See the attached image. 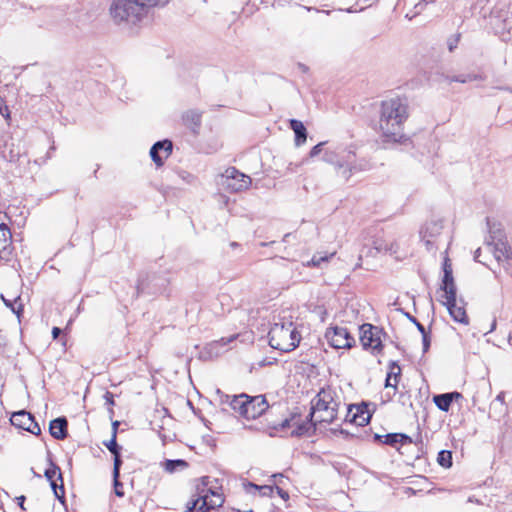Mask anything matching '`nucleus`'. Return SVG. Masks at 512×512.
Listing matches in <instances>:
<instances>
[{
    "instance_id": "obj_32",
    "label": "nucleus",
    "mask_w": 512,
    "mask_h": 512,
    "mask_svg": "<svg viewBox=\"0 0 512 512\" xmlns=\"http://www.w3.org/2000/svg\"><path fill=\"white\" fill-rule=\"evenodd\" d=\"M476 79H477V76L472 75V74H466V75L463 74V75H458V76L447 77V80L449 82H459V83H467V82H471Z\"/></svg>"
},
{
    "instance_id": "obj_52",
    "label": "nucleus",
    "mask_w": 512,
    "mask_h": 512,
    "mask_svg": "<svg viewBox=\"0 0 512 512\" xmlns=\"http://www.w3.org/2000/svg\"><path fill=\"white\" fill-rule=\"evenodd\" d=\"M277 490H278L279 495H280L282 498H284V499L288 498V493H287V492L283 491L282 489H280V488H278V487H277Z\"/></svg>"
},
{
    "instance_id": "obj_5",
    "label": "nucleus",
    "mask_w": 512,
    "mask_h": 512,
    "mask_svg": "<svg viewBox=\"0 0 512 512\" xmlns=\"http://www.w3.org/2000/svg\"><path fill=\"white\" fill-rule=\"evenodd\" d=\"M380 333L381 330L378 327L368 323L359 327V338L363 348L375 356L381 355L383 350Z\"/></svg>"
},
{
    "instance_id": "obj_49",
    "label": "nucleus",
    "mask_w": 512,
    "mask_h": 512,
    "mask_svg": "<svg viewBox=\"0 0 512 512\" xmlns=\"http://www.w3.org/2000/svg\"><path fill=\"white\" fill-rule=\"evenodd\" d=\"M119 422L114 421L112 423V434L115 432V437H117V430H118Z\"/></svg>"
},
{
    "instance_id": "obj_51",
    "label": "nucleus",
    "mask_w": 512,
    "mask_h": 512,
    "mask_svg": "<svg viewBox=\"0 0 512 512\" xmlns=\"http://www.w3.org/2000/svg\"><path fill=\"white\" fill-rule=\"evenodd\" d=\"M449 395H452V401L462 398V395L458 392H452V393H449Z\"/></svg>"
},
{
    "instance_id": "obj_16",
    "label": "nucleus",
    "mask_w": 512,
    "mask_h": 512,
    "mask_svg": "<svg viewBox=\"0 0 512 512\" xmlns=\"http://www.w3.org/2000/svg\"><path fill=\"white\" fill-rule=\"evenodd\" d=\"M208 492L211 494V496L204 494L199 495L198 497V499H200V509L205 510V512L209 511L210 509L219 508L224 503V498L221 494L215 492L211 488L208 489Z\"/></svg>"
},
{
    "instance_id": "obj_22",
    "label": "nucleus",
    "mask_w": 512,
    "mask_h": 512,
    "mask_svg": "<svg viewBox=\"0 0 512 512\" xmlns=\"http://www.w3.org/2000/svg\"><path fill=\"white\" fill-rule=\"evenodd\" d=\"M113 456H114V468H113L114 490H115V494L118 497H123L124 491L118 490V486H123V484L118 480L119 475H120V468L122 465L121 455H120V453H118Z\"/></svg>"
},
{
    "instance_id": "obj_19",
    "label": "nucleus",
    "mask_w": 512,
    "mask_h": 512,
    "mask_svg": "<svg viewBox=\"0 0 512 512\" xmlns=\"http://www.w3.org/2000/svg\"><path fill=\"white\" fill-rule=\"evenodd\" d=\"M289 126L293 130L295 134V145L297 147L303 145L307 140V130L304 124L296 119H291L289 121Z\"/></svg>"
},
{
    "instance_id": "obj_24",
    "label": "nucleus",
    "mask_w": 512,
    "mask_h": 512,
    "mask_svg": "<svg viewBox=\"0 0 512 512\" xmlns=\"http://www.w3.org/2000/svg\"><path fill=\"white\" fill-rule=\"evenodd\" d=\"M202 113L198 110H189L183 115V121L192 129L198 128L201 124Z\"/></svg>"
},
{
    "instance_id": "obj_34",
    "label": "nucleus",
    "mask_w": 512,
    "mask_h": 512,
    "mask_svg": "<svg viewBox=\"0 0 512 512\" xmlns=\"http://www.w3.org/2000/svg\"><path fill=\"white\" fill-rule=\"evenodd\" d=\"M328 256H317L314 255L310 261L307 262V266L319 267L322 262H326L328 260Z\"/></svg>"
},
{
    "instance_id": "obj_42",
    "label": "nucleus",
    "mask_w": 512,
    "mask_h": 512,
    "mask_svg": "<svg viewBox=\"0 0 512 512\" xmlns=\"http://www.w3.org/2000/svg\"><path fill=\"white\" fill-rule=\"evenodd\" d=\"M453 281H454V279H453L452 271L449 272V270L448 271L446 270L444 272L442 283L453 282Z\"/></svg>"
},
{
    "instance_id": "obj_35",
    "label": "nucleus",
    "mask_w": 512,
    "mask_h": 512,
    "mask_svg": "<svg viewBox=\"0 0 512 512\" xmlns=\"http://www.w3.org/2000/svg\"><path fill=\"white\" fill-rule=\"evenodd\" d=\"M200 499L192 500L188 506L185 512H205V510L200 509Z\"/></svg>"
},
{
    "instance_id": "obj_14",
    "label": "nucleus",
    "mask_w": 512,
    "mask_h": 512,
    "mask_svg": "<svg viewBox=\"0 0 512 512\" xmlns=\"http://www.w3.org/2000/svg\"><path fill=\"white\" fill-rule=\"evenodd\" d=\"M172 142L170 140H162L156 142L150 149V156L153 162L158 166H162L164 163V159L168 158V156L172 152Z\"/></svg>"
},
{
    "instance_id": "obj_40",
    "label": "nucleus",
    "mask_w": 512,
    "mask_h": 512,
    "mask_svg": "<svg viewBox=\"0 0 512 512\" xmlns=\"http://www.w3.org/2000/svg\"><path fill=\"white\" fill-rule=\"evenodd\" d=\"M218 393L220 394V403L227 404L228 406H230L231 400L233 399V395L221 393L219 390H218Z\"/></svg>"
},
{
    "instance_id": "obj_45",
    "label": "nucleus",
    "mask_w": 512,
    "mask_h": 512,
    "mask_svg": "<svg viewBox=\"0 0 512 512\" xmlns=\"http://www.w3.org/2000/svg\"><path fill=\"white\" fill-rule=\"evenodd\" d=\"M446 270L447 271L449 270V272L452 271V265L448 258H445L444 263H443V272H445Z\"/></svg>"
},
{
    "instance_id": "obj_41",
    "label": "nucleus",
    "mask_w": 512,
    "mask_h": 512,
    "mask_svg": "<svg viewBox=\"0 0 512 512\" xmlns=\"http://www.w3.org/2000/svg\"><path fill=\"white\" fill-rule=\"evenodd\" d=\"M1 298H2V300L4 301L5 305H6L7 307H10L14 313L19 314L20 310H22V309H21V305L19 306V308H18V309H16V308L13 306V304H12L9 300H6V299L4 298V296H3V295H1Z\"/></svg>"
},
{
    "instance_id": "obj_21",
    "label": "nucleus",
    "mask_w": 512,
    "mask_h": 512,
    "mask_svg": "<svg viewBox=\"0 0 512 512\" xmlns=\"http://www.w3.org/2000/svg\"><path fill=\"white\" fill-rule=\"evenodd\" d=\"M397 444H401V446L411 445L412 440L408 435L403 433L386 434V445L396 447L399 450Z\"/></svg>"
},
{
    "instance_id": "obj_13",
    "label": "nucleus",
    "mask_w": 512,
    "mask_h": 512,
    "mask_svg": "<svg viewBox=\"0 0 512 512\" xmlns=\"http://www.w3.org/2000/svg\"><path fill=\"white\" fill-rule=\"evenodd\" d=\"M45 477L50 481V485L54 492L55 497L61 503H64L65 491H64L63 478H62V473H61L60 468L56 465H52L50 468L46 469Z\"/></svg>"
},
{
    "instance_id": "obj_6",
    "label": "nucleus",
    "mask_w": 512,
    "mask_h": 512,
    "mask_svg": "<svg viewBox=\"0 0 512 512\" xmlns=\"http://www.w3.org/2000/svg\"><path fill=\"white\" fill-rule=\"evenodd\" d=\"M441 219H430L420 229V238L427 251L432 252L438 248V241L443 230Z\"/></svg>"
},
{
    "instance_id": "obj_54",
    "label": "nucleus",
    "mask_w": 512,
    "mask_h": 512,
    "mask_svg": "<svg viewBox=\"0 0 512 512\" xmlns=\"http://www.w3.org/2000/svg\"><path fill=\"white\" fill-rule=\"evenodd\" d=\"M495 328H496V320H493V322L491 324V328L488 332H492Z\"/></svg>"
},
{
    "instance_id": "obj_39",
    "label": "nucleus",
    "mask_w": 512,
    "mask_h": 512,
    "mask_svg": "<svg viewBox=\"0 0 512 512\" xmlns=\"http://www.w3.org/2000/svg\"><path fill=\"white\" fill-rule=\"evenodd\" d=\"M434 1H435V0H421V1H420L419 3H417V4L415 5V7H414V8H415V13H414V15L419 14V13L423 10V8H424V6H425V5H427V4H429V3H433Z\"/></svg>"
},
{
    "instance_id": "obj_36",
    "label": "nucleus",
    "mask_w": 512,
    "mask_h": 512,
    "mask_svg": "<svg viewBox=\"0 0 512 512\" xmlns=\"http://www.w3.org/2000/svg\"><path fill=\"white\" fill-rule=\"evenodd\" d=\"M0 114L5 118L7 122L10 121V111L4 100L0 97Z\"/></svg>"
},
{
    "instance_id": "obj_50",
    "label": "nucleus",
    "mask_w": 512,
    "mask_h": 512,
    "mask_svg": "<svg viewBox=\"0 0 512 512\" xmlns=\"http://www.w3.org/2000/svg\"><path fill=\"white\" fill-rule=\"evenodd\" d=\"M480 256H481V249H480V248H478V249L475 251V253H474V259H475L476 261H478V262H482V261L480 260Z\"/></svg>"
},
{
    "instance_id": "obj_56",
    "label": "nucleus",
    "mask_w": 512,
    "mask_h": 512,
    "mask_svg": "<svg viewBox=\"0 0 512 512\" xmlns=\"http://www.w3.org/2000/svg\"><path fill=\"white\" fill-rule=\"evenodd\" d=\"M374 437H375V439H376V440H381V438H382V436H381V435H379V434H375V436H374Z\"/></svg>"
},
{
    "instance_id": "obj_11",
    "label": "nucleus",
    "mask_w": 512,
    "mask_h": 512,
    "mask_svg": "<svg viewBox=\"0 0 512 512\" xmlns=\"http://www.w3.org/2000/svg\"><path fill=\"white\" fill-rule=\"evenodd\" d=\"M12 425L26 430L34 435L41 433L39 424L35 421L34 417L27 411L22 410L12 414Z\"/></svg>"
},
{
    "instance_id": "obj_44",
    "label": "nucleus",
    "mask_w": 512,
    "mask_h": 512,
    "mask_svg": "<svg viewBox=\"0 0 512 512\" xmlns=\"http://www.w3.org/2000/svg\"><path fill=\"white\" fill-rule=\"evenodd\" d=\"M389 251L390 254H397L398 251H399V245L396 243V244H391L389 248H386V252Z\"/></svg>"
},
{
    "instance_id": "obj_4",
    "label": "nucleus",
    "mask_w": 512,
    "mask_h": 512,
    "mask_svg": "<svg viewBox=\"0 0 512 512\" xmlns=\"http://www.w3.org/2000/svg\"><path fill=\"white\" fill-rule=\"evenodd\" d=\"M170 0H114L110 7L112 18L120 22H136L147 8L165 6Z\"/></svg>"
},
{
    "instance_id": "obj_53",
    "label": "nucleus",
    "mask_w": 512,
    "mask_h": 512,
    "mask_svg": "<svg viewBox=\"0 0 512 512\" xmlns=\"http://www.w3.org/2000/svg\"><path fill=\"white\" fill-rule=\"evenodd\" d=\"M380 108H381L380 118L382 119V117H384V101H381Z\"/></svg>"
},
{
    "instance_id": "obj_18",
    "label": "nucleus",
    "mask_w": 512,
    "mask_h": 512,
    "mask_svg": "<svg viewBox=\"0 0 512 512\" xmlns=\"http://www.w3.org/2000/svg\"><path fill=\"white\" fill-rule=\"evenodd\" d=\"M401 378V368L396 362H392L389 366V372L386 374V389L392 388L394 392L397 390Z\"/></svg>"
},
{
    "instance_id": "obj_1",
    "label": "nucleus",
    "mask_w": 512,
    "mask_h": 512,
    "mask_svg": "<svg viewBox=\"0 0 512 512\" xmlns=\"http://www.w3.org/2000/svg\"><path fill=\"white\" fill-rule=\"evenodd\" d=\"M340 405L332 389H322L312 400L310 412L304 420L300 414L292 413L289 418L275 426V429L284 431L292 428L291 436H309L315 431L317 423H332L337 418Z\"/></svg>"
},
{
    "instance_id": "obj_29",
    "label": "nucleus",
    "mask_w": 512,
    "mask_h": 512,
    "mask_svg": "<svg viewBox=\"0 0 512 512\" xmlns=\"http://www.w3.org/2000/svg\"><path fill=\"white\" fill-rule=\"evenodd\" d=\"M248 492L258 491L262 496H270L273 492V487L271 485H263L259 486L253 483L245 484Z\"/></svg>"
},
{
    "instance_id": "obj_55",
    "label": "nucleus",
    "mask_w": 512,
    "mask_h": 512,
    "mask_svg": "<svg viewBox=\"0 0 512 512\" xmlns=\"http://www.w3.org/2000/svg\"><path fill=\"white\" fill-rule=\"evenodd\" d=\"M208 484V477L203 478V485L206 486Z\"/></svg>"
},
{
    "instance_id": "obj_47",
    "label": "nucleus",
    "mask_w": 512,
    "mask_h": 512,
    "mask_svg": "<svg viewBox=\"0 0 512 512\" xmlns=\"http://www.w3.org/2000/svg\"><path fill=\"white\" fill-rule=\"evenodd\" d=\"M16 500H17V503L20 506V508L22 510H25V507H24L25 496L21 495V496L17 497Z\"/></svg>"
},
{
    "instance_id": "obj_37",
    "label": "nucleus",
    "mask_w": 512,
    "mask_h": 512,
    "mask_svg": "<svg viewBox=\"0 0 512 512\" xmlns=\"http://www.w3.org/2000/svg\"><path fill=\"white\" fill-rule=\"evenodd\" d=\"M421 334H422V342H423V352H427L430 347V342H431L430 334L427 331H424V333H421Z\"/></svg>"
},
{
    "instance_id": "obj_38",
    "label": "nucleus",
    "mask_w": 512,
    "mask_h": 512,
    "mask_svg": "<svg viewBox=\"0 0 512 512\" xmlns=\"http://www.w3.org/2000/svg\"><path fill=\"white\" fill-rule=\"evenodd\" d=\"M325 142H320L317 145H315L309 153V156L311 158L318 156L322 152V147L324 146Z\"/></svg>"
},
{
    "instance_id": "obj_31",
    "label": "nucleus",
    "mask_w": 512,
    "mask_h": 512,
    "mask_svg": "<svg viewBox=\"0 0 512 512\" xmlns=\"http://www.w3.org/2000/svg\"><path fill=\"white\" fill-rule=\"evenodd\" d=\"M117 437H115V432L112 434V437L109 441L104 442V445L107 449L113 454L120 453L121 447L117 444Z\"/></svg>"
},
{
    "instance_id": "obj_3",
    "label": "nucleus",
    "mask_w": 512,
    "mask_h": 512,
    "mask_svg": "<svg viewBox=\"0 0 512 512\" xmlns=\"http://www.w3.org/2000/svg\"><path fill=\"white\" fill-rule=\"evenodd\" d=\"M269 345L273 349L282 352H290L296 349L300 343L301 335L295 323L285 317L279 318L271 326L269 333Z\"/></svg>"
},
{
    "instance_id": "obj_27",
    "label": "nucleus",
    "mask_w": 512,
    "mask_h": 512,
    "mask_svg": "<svg viewBox=\"0 0 512 512\" xmlns=\"http://www.w3.org/2000/svg\"><path fill=\"white\" fill-rule=\"evenodd\" d=\"M165 471L168 473H174L178 470H183L188 467V463L182 459L166 460L163 463Z\"/></svg>"
},
{
    "instance_id": "obj_57",
    "label": "nucleus",
    "mask_w": 512,
    "mask_h": 512,
    "mask_svg": "<svg viewBox=\"0 0 512 512\" xmlns=\"http://www.w3.org/2000/svg\"><path fill=\"white\" fill-rule=\"evenodd\" d=\"M237 245H238V244H237L236 242H232V243H231V246H232V247H236Z\"/></svg>"
},
{
    "instance_id": "obj_26",
    "label": "nucleus",
    "mask_w": 512,
    "mask_h": 512,
    "mask_svg": "<svg viewBox=\"0 0 512 512\" xmlns=\"http://www.w3.org/2000/svg\"><path fill=\"white\" fill-rule=\"evenodd\" d=\"M433 400L438 409L447 412L452 403V395H449V393L435 395Z\"/></svg>"
},
{
    "instance_id": "obj_28",
    "label": "nucleus",
    "mask_w": 512,
    "mask_h": 512,
    "mask_svg": "<svg viewBox=\"0 0 512 512\" xmlns=\"http://www.w3.org/2000/svg\"><path fill=\"white\" fill-rule=\"evenodd\" d=\"M323 161L342 168L344 164L341 162L340 157L336 151L327 149L323 154Z\"/></svg>"
},
{
    "instance_id": "obj_46",
    "label": "nucleus",
    "mask_w": 512,
    "mask_h": 512,
    "mask_svg": "<svg viewBox=\"0 0 512 512\" xmlns=\"http://www.w3.org/2000/svg\"><path fill=\"white\" fill-rule=\"evenodd\" d=\"M104 398L106 399V402L110 405H113L114 404V401H113V394L110 393V392H106L105 395H104Z\"/></svg>"
},
{
    "instance_id": "obj_20",
    "label": "nucleus",
    "mask_w": 512,
    "mask_h": 512,
    "mask_svg": "<svg viewBox=\"0 0 512 512\" xmlns=\"http://www.w3.org/2000/svg\"><path fill=\"white\" fill-rule=\"evenodd\" d=\"M442 304L447 307L449 314L456 322H459L462 324H468V317L466 315V311L463 306H459L457 304L456 300L451 303H442Z\"/></svg>"
},
{
    "instance_id": "obj_48",
    "label": "nucleus",
    "mask_w": 512,
    "mask_h": 512,
    "mask_svg": "<svg viewBox=\"0 0 512 512\" xmlns=\"http://www.w3.org/2000/svg\"><path fill=\"white\" fill-rule=\"evenodd\" d=\"M61 332H62V330L60 328L53 327V329H52L53 338L56 339L60 335Z\"/></svg>"
},
{
    "instance_id": "obj_7",
    "label": "nucleus",
    "mask_w": 512,
    "mask_h": 512,
    "mask_svg": "<svg viewBox=\"0 0 512 512\" xmlns=\"http://www.w3.org/2000/svg\"><path fill=\"white\" fill-rule=\"evenodd\" d=\"M222 185L232 192H240L249 188L251 178L235 167H229L222 174Z\"/></svg>"
},
{
    "instance_id": "obj_10",
    "label": "nucleus",
    "mask_w": 512,
    "mask_h": 512,
    "mask_svg": "<svg viewBox=\"0 0 512 512\" xmlns=\"http://www.w3.org/2000/svg\"><path fill=\"white\" fill-rule=\"evenodd\" d=\"M344 407L346 410L345 422H349L357 426H364L371 419L372 414L366 403L351 404L348 406L344 405Z\"/></svg>"
},
{
    "instance_id": "obj_17",
    "label": "nucleus",
    "mask_w": 512,
    "mask_h": 512,
    "mask_svg": "<svg viewBox=\"0 0 512 512\" xmlns=\"http://www.w3.org/2000/svg\"><path fill=\"white\" fill-rule=\"evenodd\" d=\"M68 421L65 417H58L50 423V434L58 440H62L67 436Z\"/></svg>"
},
{
    "instance_id": "obj_12",
    "label": "nucleus",
    "mask_w": 512,
    "mask_h": 512,
    "mask_svg": "<svg viewBox=\"0 0 512 512\" xmlns=\"http://www.w3.org/2000/svg\"><path fill=\"white\" fill-rule=\"evenodd\" d=\"M246 408L243 417L247 419H255L261 416L269 407L264 395L246 397Z\"/></svg>"
},
{
    "instance_id": "obj_2",
    "label": "nucleus",
    "mask_w": 512,
    "mask_h": 512,
    "mask_svg": "<svg viewBox=\"0 0 512 512\" xmlns=\"http://www.w3.org/2000/svg\"><path fill=\"white\" fill-rule=\"evenodd\" d=\"M386 101V126L391 125L393 130L386 127V144L411 145V140L402 133V125L408 118L407 98L390 94Z\"/></svg>"
},
{
    "instance_id": "obj_25",
    "label": "nucleus",
    "mask_w": 512,
    "mask_h": 512,
    "mask_svg": "<svg viewBox=\"0 0 512 512\" xmlns=\"http://www.w3.org/2000/svg\"><path fill=\"white\" fill-rule=\"evenodd\" d=\"M248 395L245 393L239 395H233V399L231 400V409L235 412L239 413V415L243 416L246 408V400Z\"/></svg>"
},
{
    "instance_id": "obj_33",
    "label": "nucleus",
    "mask_w": 512,
    "mask_h": 512,
    "mask_svg": "<svg viewBox=\"0 0 512 512\" xmlns=\"http://www.w3.org/2000/svg\"><path fill=\"white\" fill-rule=\"evenodd\" d=\"M460 37L461 35L460 34H455L451 37L448 38L447 40V46H448V50L450 52H453L455 50V48L457 47L459 41H460Z\"/></svg>"
},
{
    "instance_id": "obj_43",
    "label": "nucleus",
    "mask_w": 512,
    "mask_h": 512,
    "mask_svg": "<svg viewBox=\"0 0 512 512\" xmlns=\"http://www.w3.org/2000/svg\"><path fill=\"white\" fill-rule=\"evenodd\" d=\"M409 318L415 324V327H417V329L420 333H424V331H426L425 327L420 322H418L416 318H414V317H409Z\"/></svg>"
},
{
    "instance_id": "obj_8",
    "label": "nucleus",
    "mask_w": 512,
    "mask_h": 512,
    "mask_svg": "<svg viewBox=\"0 0 512 512\" xmlns=\"http://www.w3.org/2000/svg\"><path fill=\"white\" fill-rule=\"evenodd\" d=\"M328 343L336 349L350 348L354 345L355 339L346 327L334 326L325 332Z\"/></svg>"
},
{
    "instance_id": "obj_30",
    "label": "nucleus",
    "mask_w": 512,
    "mask_h": 512,
    "mask_svg": "<svg viewBox=\"0 0 512 512\" xmlns=\"http://www.w3.org/2000/svg\"><path fill=\"white\" fill-rule=\"evenodd\" d=\"M438 463L442 467H450L452 465V454L450 451L442 450L438 454L437 458Z\"/></svg>"
},
{
    "instance_id": "obj_9",
    "label": "nucleus",
    "mask_w": 512,
    "mask_h": 512,
    "mask_svg": "<svg viewBox=\"0 0 512 512\" xmlns=\"http://www.w3.org/2000/svg\"><path fill=\"white\" fill-rule=\"evenodd\" d=\"M488 250L508 274L512 273V253L506 241L499 239L493 244H488Z\"/></svg>"
},
{
    "instance_id": "obj_15",
    "label": "nucleus",
    "mask_w": 512,
    "mask_h": 512,
    "mask_svg": "<svg viewBox=\"0 0 512 512\" xmlns=\"http://www.w3.org/2000/svg\"><path fill=\"white\" fill-rule=\"evenodd\" d=\"M12 234L0 215V258L8 261L12 252Z\"/></svg>"
},
{
    "instance_id": "obj_23",
    "label": "nucleus",
    "mask_w": 512,
    "mask_h": 512,
    "mask_svg": "<svg viewBox=\"0 0 512 512\" xmlns=\"http://www.w3.org/2000/svg\"><path fill=\"white\" fill-rule=\"evenodd\" d=\"M441 290L443 291L442 303H451L456 300V286L454 281L442 283Z\"/></svg>"
}]
</instances>
